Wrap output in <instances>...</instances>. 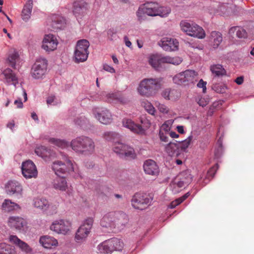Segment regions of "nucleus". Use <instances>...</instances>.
<instances>
[{"mask_svg":"<svg viewBox=\"0 0 254 254\" xmlns=\"http://www.w3.org/2000/svg\"><path fill=\"white\" fill-rule=\"evenodd\" d=\"M70 146L75 152L84 155L92 154L95 150V143L91 138L81 136L73 139L70 142Z\"/></svg>","mask_w":254,"mask_h":254,"instance_id":"1","label":"nucleus"},{"mask_svg":"<svg viewBox=\"0 0 254 254\" xmlns=\"http://www.w3.org/2000/svg\"><path fill=\"white\" fill-rule=\"evenodd\" d=\"M181 30L187 35L198 39H203L205 37L204 29L194 23H190L187 20H182L180 23Z\"/></svg>","mask_w":254,"mask_h":254,"instance_id":"2","label":"nucleus"},{"mask_svg":"<svg viewBox=\"0 0 254 254\" xmlns=\"http://www.w3.org/2000/svg\"><path fill=\"white\" fill-rule=\"evenodd\" d=\"M182 62L181 58L178 57L162 56L159 55H151L148 58L149 64L154 69L159 70L161 65L164 64H170L178 65Z\"/></svg>","mask_w":254,"mask_h":254,"instance_id":"3","label":"nucleus"},{"mask_svg":"<svg viewBox=\"0 0 254 254\" xmlns=\"http://www.w3.org/2000/svg\"><path fill=\"white\" fill-rule=\"evenodd\" d=\"M160 82L157 78H145L141 80L137 88V92L142 96L150 97L152 96L156 90V87Z\"/></svg>","mask_w":254,"mask_h":254,"instance_id":"4","label":"nucleus"},{"mask_svg":"<svg viewBox=\"0 0 254 254\" xmlns=\"http://www.w3.org/2000/svg\"><path fill=\"white\" fill-rule=\"evenodd\" d=\"M93 221L94 220L92 218H88L78 228L74 236V240L76 243L81 244L86 240L92 228Z\"/></svg>","mask_w":254,"mask_h":254,"instance_id":"5","label":"nucleus"},{"mask_svg":"<svg viewBox=\"0 0 254 254\" xmlns=\"http://www.w3.org/2000/svg\"><path fill=\"white\" fill-rule=\"evenodd\" d=\"M63 159L64 162L61 161H56L54 162L52 165L53 170L58 176L74 171L72 163L66 155H63Z\"/></svg>","mask_w":254,"mask_h":254,"instance_id":"6","label":"nucleus"},{"mask_svg":"<svg viewBox=\"0 0 254 254\" xmlns=\"http://www.w3.org/2000/svg\"><path fill=\"white\" fill-rule=\"evenodd\" d=\"M89 47V43L87 40L82 39L77 42L74 53L75 63H79L87 60Z\"/></svg>","mask_w":254,"mask_h":254,"instance_id":"7","label":"nucleus"},{"mask_svg":"<svg viewBox=\"0 0 254 254\" xmlns=\"http://www.w3.org/2000/svg\"><path fill=\"white\" fill-rule=\"evenodd\" d=\"M113 150L121 157L131 159L136 157V153L132 147L120 141L115 142L113 145Z\"/></svg>","mask_w":254,"mask_h":254,"instance_id":"8","label":"nucleus"},{"mask_svg":"<svg viewBox=\"0 0 254 254\" xmlns=\"http://www.w3.org/2000/svg\"><path fill=\"white\" fill-rule=\"evenodd\" d=\"M47 61L44 58H39L36 60L33 65L31 70V76L35 79L42 78L46 72L47 69Z\"/></svg>","mask_w":254,"mask_h":254,"instance_id":"9","label":"nucleus"},{"mask_svg":"<svg viewBox=\"0 0 254 254\" xmlns=\"http://www.w3.org/2000/svg\"><path fill=\"white\" fill-rule=\"evenodd\" d=\"M50 228L58 234L65 235L70 232L71 223L65 219L57 220L52 223Z\"/></svg>","mask_w":254,"mask_h":254,"instance_id":"10","label":"nucleus"},{"mask_svg":"<svg viewBox=\"0 0 254 254\" xmlns=\"http://www.w3.org/2000/svg\"><path fill=\"white\" fill-rule=\"evenodd\" d=\"M158 3L155 2H147L140 5L136 12V15L139 20L142 19L144 14L150 16H157Z\"/></svg>","mask_w":254,"mask_h":254,"instance_id":"11","label":"nucleus"},{"mask_svg":"<svg viewBox=\"0 0 254 254\" xmlns=\"http://www.w3.org/2000/svg\"><path fill=\"white\" fill-rule=\"evenodd\" d=\"M152 199L144 193H136L131 199L132 206L135 209L143 210L151 202Z\"/></svg>","mask_w":254,"mask_h":254,"instance_id":"12","label":"nucleus"},{"mask_svg":"<svg viewBox=\"0 0 254 254\" xmlns=\"http://www.w3.org/2000/svg\"><path fill=\"white\" fill-rule=\"evenodd\" d=\"M22 174L26 179L36 178L38 171L34 163L31 160H27L21 165Z\"/></svg>","mask_w":254,"mask_h":254,"instance_id":"13","label":"nucleus"},{"mask_svg":"<svg viewBox=\"0 0 254 254\" xmlns=\"http://www.w3.org/2000/svg\"><path fill=\"white\" fill-rule=\"evenodd\" d=\"M7 225L12 229L16 230H24L26 227V221L21 217L12 216L9 217L7 221Z\"/></svg>","mask_w":254,"mask_h":254,"instance_id":"14","label":"nucleus"},{"mask_svg":"<svg viewBox=\"0 0 254 254\" xmlns=\"http://www.w3.org/2000/svg\"><path fill=\"white\" fill-rule=\"evenodd\" d=\"M5 191L9 195H22V187L21 184L15 181H8L5 186Z\"/></svg>","mask_w":254,"mask_h":254,"instance_id":"15","label":"nucleus"},{"mask_svg":"<svg viewBox=\"0 0 254 254\" xmlns=\"http://www.w3.org/2000/svg\"><path fill=\"white\" fill-rule=\"evenodd\" d=\"M58 42L56 38L52 34H48L45 36L42 48L47 52L53 51L57 49Z\"/></svg>","mask_w":254,"mask_h":254,"instance_id":"16","label":"nucleus"},{"mask_svg":"<svg viewBox=\"0 0 254 254\" xmlns=\"http://www.w3.org/2000/svg\"><path fill=\"white\" fill-rule=\"evenodd\" d=\"M73 7V12L77 18H81L86 14L88 11V4L83 0L74 1Z\"/></svg>","mask_w":254,"mask_h":254,"instance_id":"17","label":"nucleus"},{"mask_svg":"<svg viewBox=\"0 0 254 254\" xmlns=\"http://www.w3.org/2000/svg\"><path fill=\"white\" fill-rule=\"evenodd\" d=\"M115 229L122 230L128 223V216L126 213L121 211H115Z\"/></svg>","mask_w":254,"mask_h":254,"instance_id":"18","label":"nucleus"},{"mask_svg":"<svg viewBox=\"0 0 254 254\" xmlns=\"http://www.w3.org/2000/svg\"><path fill=\"white\" fill-rule=\"evenodd\" d=\"M159 45L166 51H175L178 49L179 42L177 40L169 37L163 38Z\"/></svg>","mask_w":254,"mask_h":254,"instance_id":"19","label":"nucleus"},{"mask_svg":"<svg viewBox=\"0 0 254 254\" xmlns=\"http://www.w3.org/2000/svg\"><path fill=\"white\" fill-rule=\"evenodd\" d=\"M115 211H111L105 214L100 221V225L109 230L115 229Z\"/></svg>","mask_w":254,"mask_h":254,"instance_id":"20","label":"nucleus"},{"mask_svg":"<svg viewBox=\"0 0 254 254\" xmlns=\"http://www.w3.org/2000/svg\"><path fill=\"white\" fill-rule=\"evenodd\" d=\"M34 205L35 207L44 210L49 209L50 211H55L59 206V203L53 205L49 204L48 201L44 198H37L34 199Z\"/></svg>","mask_w":254,"mask_h":254,"instance_id":"21","label":"nucleus"},{"mask_svg":"<svg viewBox=\"0 0 254 254\" xmlns=\"http://www.w3.org/2000/svg\"><path fill=\"white\" fill-rule=\"evenodd\" d=\"M143 170L147 174L157 176L159 173V168L156 163L152 159H148L143 163Z\"/></svg>","mask_w":254,"mask_h":254,"instance_id":"22","label":"nucleus"},{"mask_svg":"<svg viewBox=\"0 0 254 254\" xmlns=\"http://www.w3.org/2000/svg\"><path fill=\"white\" fill-rule=\"evenodd\" d=\"M51 25L53 30L63 29L65 27V19L60 15L53 14L51 16Z\"/></svg>","mask_w":254,"mask_h":254,"instance_id":"23","label":"nucleus"},{"mask_svg":"<svg viewBox=\"0 0 254 254\" xmlns=\"http://www.w3.org/2000/svg\"><path fill=\"white\" fill-rule=\"evenodd\" d=\"M122 125L123 127L128 128L134 133L143 134L144 132V130L141 125L135 124L130 119L127 118L123 119L122 120Z\"/></svg>","mask_w":254,"mask_h":254,"instance_id":"24","label":"nucleus"},{"mask_svg":"<svg viewBox=\"0 0 254 254\" xmlns=\"http://www.w3.org/2000/svg\"><path fill=\"white\" fill-rule=\"evenodd\" d=\"M9 241L17 245L24 253L30 254L32 253V249L27 243L19 239L16 236L11 235L9 237Z\"/></svg>","mask_w":254,"mask_h":254,"instance_id":"25","label":"nucleus"},{"mask_svg":"<svg viewBox=\"0 0 254 254\" xmlns=\"http://www.w3.org/2000/svg\"><path fill=\"white\" fill-rule=\"evenodd\" d=\"M96 118L103 124H108L111 123L112 118L111 113L107 109H103L100 112L94 111Z\"/></svg>","mask_w":254,"mask_h":254,"instance_id":"26","label":"nucleus"},{"mask_svg":"<svg viewBox=\"0 0 254 254\" xmlns=\"http://www.w3.org/2000/svg\"><path fill=\"white\" fill-rule=\"evenodd\" d=\"M192 176L189 170L181 172L175 178L176 182L179 183L183 187L188 185L192 181Z\"/></svg>","mask_w":254,"mask_h":254,"instance_id":"27","label":"nucleus"},{"mask_svg":"<svg viewBox=\"0 0 254 254\" xmlns=\"http://www.w3.org/2000/svg\"><path fill=\"white\" fill-rule=\"evenodd\" d=\"M162 96L166 100L176 101L180 98L181 94L176 89L167 88L163 91Z\"/></svg>","mask_w":254,"mask_h":254,"instance_id":"28","label":"nucleus"},{"mask_svg":"<svg viewBox=\"0 0 254 254\" xmlns=\"http://www.w3.org/2000/svg\"><path fill=\"white\" fill-rule=\"evenodd\" d=\"M222 34L218 31H213L210 33L209 41L214 49L217 48L222 42Z\"/></svg>","mask_w":254,"mask_h":254,"instance_id":"29","label":"nucleus"},{"mask_svg":"<svg viewBox=\"0 0 254 254\" xmlns=\"http://www.w3.org/2000/svg\"><path fill=\"white\" fill-rule=\"evenodd\" d=\"M40 243L45 248L50 249L53 246H57L58 244V241L54 238L44 236L40 238Z\"/></svg>","mask_w":254,"mask_h":254,"instance_id":"30","label":"nucleus"},{"mask_svg":"<svg viewBox=\"0 0 254 254\" xmlns=\"http://www.w3.org/2000/svg\"><path fill=\"white\" fill-rule=\"evenodd\" d=\"M165 151L170 156H178L180 154L179 146L177 142L170 141L165 147Z\"/></svg>","mask_w":254,"mask_h":254,"instance_id":"31","label":"nucleus"},{"mask_svg":"<svg viewBox=\"0 0 254 254\" xmlns=\"http://www.w3.org/2000/svg\"><path fill=\"white\" fill-rule=\"evenodd\" d=\"M33 5V3L32 0H27L26 3L24 4L21 14L22 19L24 20L27 21L30 18L32 12Z\"/></svg>","mask_w":254,"mask_h":254,"instance_id":"32","label":"nucleus"},{"mask_svg":"<svg viewBox=\"0 0 254 254\" xmlns=\"http://www.w3.org/2000/svg\"><path fill=\"white\" fill-rule=\"evenodd\" d=\"M2 74L7 83H12L14 86L16 85L17 83V78L10 68L5 69L2 71Z\"/></svg>","mask_w":254,"mask_h":254,"instance_id":"33","label":"nucleus"},{"mask_svg":"<svg viewBox=\"0 0 254 254\" xmlns=\"http://www.w3.org/2000/svg\"><path fill=\"white\" fill-rule=\"evenodd\" d=\"M109 245H110L112 252L114 251H122L124 247V243L122 240L116 238L108 240Z\"/></svg>","mask_w":254,"mask_h":254,"instance_id":"34","label":"nucleus"},{"mask_svg":"<svg viewBox=\"0 0 254 254\" xmlns=\"http://www.w3.org/2000/svg\"><path fill=\"white\" fill-rule=\"evenodd\" d=\"M35 153L43 158H49L52 156L51 150L44 146L37 147L35 149Z\"/></svg>","mask_w":254,"mask_h":254,"instance_id":"35","label":"nucleus"},{"mask_svg":"<svg viewBox=\"0 0 254 254\" xmlns=\"http://www.w3.org/2000/svg\"><path fill=\"white\" fill-rule=\"evenodd\" d=\"M54 187L56 189H59L61 190H65L67 188V183L65 179L59 176L55 179L54 181Z\"/></svg>","mask_w":254,"mask_h":254,"instance_id":"36","label":"nucleus"},{"mask_svg":"<svg viewBox=\"0 0 254 254\" xmlns=\"http://www.w3.org/2000/svg\"><path fill=\"white\" fill-rule=\"evenodd\" d=\"M2 209L5 211L10 212L14 210L20 208V206L17 203L12 202L10 200L5 199L2 204Z\"/></svg>","mask_w":254,"mask_h":254,"instance_id":"37","label":"nucleus"},{"mask_svg":"<svg viewBox=\"0 0 254 254\" xmlns=\"http://www.w3.org/2000/svg\"><path fill=\"white\" fill-rule=\"evenodd\" d=\"M236 33V36L239 38H246L247 37V33L246 31L240 27L234 26L231 27L229 31L230 34Z\"/></svg>","mask_w":254,"mask_h":254,"instance_id":"38","label":"nucleus"},{"mask_svg":"<svg viewBox=\"0 0 254 254\" xmlns=\"http://www.w3.org/2000/svg\"><path fill=\"white\" fill-rule=\"evenodd\" d=\"M197 80V73L192 70L185 71V84L194 83Z\"/></svg>","mask_w":254,"mask_h":254,"instance_id":"39","label":"nucleus"},{"mask_svg":"<svg viewBox=\"0 0 254 254\" xmlns=\"http://www.w3.org/2000/svg\"><path fill=\"white\" fill-rule=\"evenodd\" d=\"M106 100L109 102H121L123 103L125 101L124 98L119 93H109L106 95Z\"/></svg>","mask_w":254,"mask_h":254,"instance_id":"40","label":"nucleus"},{"mask_svg":"<svg viewBox=\"0 0 254 254\" xmlns=\"http://www.w3.org/2000/svg\"><path fill=\"white\" fill-rule=\"evenodd\" d=\"M110 245H109L108 240L103 242L97 247V253L101 254H108L112 253Z\"/></svg>","mask_w":254,"mask_h":254,"instance_id":"41","label":"nucleus"},{"mask_svg":"<svg viewBox=\"0 0 254 254\" xmlns=\"http://www.w3.org/2000/svg\"><path fill=\"white\" fill-rule=\"evenodd\" d=\"M0 254H16V252L12 246L2 243H0Z\"/></svg>","mask_w":254,"mask_h":254,"instance_id":"42","label":"nucleus"},{"mask_svg":"<svg viewBox=\"0 0 254 254\" xmlns=\"http://www.w3.org/2000/svg\"><path fill=\"white\" fill-rule=\"evenodd\" d=\"M18 58L19 55L18 52L15 51H13L8 55L6 62L10 66L15 68L16 62L18 60Z\"/></svg>","mask_w":254,"mask_h":254,"instance_id":"43","label":"nucleus"},{"mask_svg":"<svg viewBox=\"0 0 254 254\" xmlns=\"http://www.w3.org/2000/svg\"><path fill=\"white\" fill-rule=\"evenodd\" d=\"M49 141L51 143L61 148H65L68 146V143L64 140H61L55 138H51L49 139Z\"/></svg>","mask_w":254,"mask_h":254,"instance_id":"44","label":"nucleus"},{"mask_svg":"<svg viewBox=\"0 0 254 254\" xmlns=\"http://www.w3.org/2000/svg\"><path fill=\"white\" fill-rule=\"evenodd\" d=\"M210 70L213 73L217 76L223 75L226 73L225 69L220 64H215L211 66Z\"/></svg>","mask_w":254,"mask_h":254,"instance_id":"45","label":"nucleus"},{"mask_svg":"<svg viewBox=\"0 0 254 254\" xmlns=\"http://www.w3.org/2000/svg\"><path fill=\"white\" fill-rule=\"evenodd\" d=\"M192 139V136H190L186 139L182 141H177V144L179 146L180 152L185 151L188 148Z\"/></svg>","mask_w":254,"mask_h":254,"instance_id":"46","label":"nucleus"},{"mask_svg":"<svg viewBox=\"0 0 254 254\" xmlns=\"http://www.w3.org/2000/svg\"><path fill=\"white\" fill-rule=\"evenodd\" d=\"M190 195V192H187L185 194H184L182 197H180L174 201H173L171 202L169 205V208H175L177 205L181 204L182 202H183L185 199H186Z\"/></svg>","mask_w":254,"mask_h":254,"instance_id":"47","label":"nucleus"},{"mask_svg":"<svg viewBox=\"0 0 254 254\" xmlns=\"http://www.w3.org/2000/svg\"><path fill=\"white\" fill-rule=\"evenodd\" d=\"M141 105L149 114L152 115H155L156 110L150 102L145 101L142 102Z\"/></svg>","mask_w":254,"mask_h":254,"instance_id":"48","label":"nucleus"},{"mask_svg":"<svg viewBox=\"0 0 254 254\" xmlns=\"http://www.w3.org/2000/svg\"><path fill=\"white\" fill-rule=\"evenodd\" d=\"M173 80L174 83L178 84H185V71L176 74Z\"/></svg>","mask_w":254,"mask_h":254,"instance_id":"49","label":"nucleus"},{"mask_svg":"<svg viewBox=\"0 0 254 254\" xmlns=\"http://www.w3.org/2000/svg\"><path fill=\"white\" fill-rule=\"evenodd\" d=\"M157 15H159L161 17H166L168 15V14L171 12V9L168 7H164V6H158L157 5Z\"/></svg>","mask_w":254,"mask_h":254,"instance_id":"50","label":"nucleus"},{"mask_svg":"<svg viewBox=\"0 0 254 254\" xmlns=\"http://www.w3.org/2000/svg\"><path fill=\"white\" fill-rule=\"evenodd\" d=\"M170 188L174 193H177L181 190L183 187L179 183L176 182L174 179L170 184Z\"/></svg>","mask_w":254,"mask_h":254,"instance_id":"51","label":"nucleus"},{"mask_svg":"<svg viewBox=\"0 0 254 254\" xmlns=\"http://www.w3.org/2000/svg\"><path fill=\"white\" fill-rule=\"evenodd\" d=\"M119 136V134L115 132H106L104 133V138L107 141H114Z\"/></svg>","mask_w":254,"mask_h":254,"instance_id":"52","label":"nucleus"},{"mask_svg":"<svg viewBox=\"0 0 254 254\" xmlns=\"http://www.w3.org/2000/svg\"><path fill=\"white\" fill-rule=\"evenodd\" d=\"M218 168V165L217 164H216L215 165L213 166L211 168H210L209 169V170L207 171V175H206V178H208V179L209 180L210 179H212L214 177Z\"/></svg>","mask_w":254,"mask_h":254,"instance_id":"53","label":"nucleus"},{"mask_svg":"<svg viewBox=\"0 0 254 254\" xmlns=\"http://www.w3.org/2000/svg\"><path fill=\"white\" fill-rule=\"evenodd\" d=\"M155 105L161 113L163 114H167L168 113L169 109L165 105L156 102Z\"/></svg>","mask_w":254,"mask_h":254,"instance_id":"54","label":"nucleus"},{"mask_svg":"<svg viewBox=\"0 0 254 254\" xmlns=\"http://www.w3.org/2000/svg\"><path fill=\"white\" fill-rule=\"evenodd\" d=\"M196 101L200 106L202 107L206 106L208 103V102L205 98H202L201 97L196 98Z\"/></svg>","mask_w":254,"mask_h":254,"instance_id":"55","label":"nucleus"},{"mask_svg":"<svg viewBox=\"0 0 254 254\" xmlns=\"http://www.w3.org/2000/svg\"><path fill=\"white\" fill-rule=\"evenodd\" d=\"M160 140L164 142H168L169 141V133H165L159 132V133Z\"/></svg>","mask_w":254,"mask_h":254,"instance_id":"56","label":"nucleus"},{"mask_svg":"<svg viewBox=\"0 0 254 254\" xmlns=\"http://www.w3.org/2000/svg\"><path fill=\"white\" fill-rule=\"evenodd\" d=\"M86 122L87 119L85 117H81L80 118H78L75 121V123L77 125L82 127Z\"/></svg>","mask_w":254,"mask_h":254,"instance_id":"57","label":"nucleus"},{"mask_svg":"<svg viewBox=\"0 0 254 254\" xmlns=\"http://www.w3.org/2000/svg\"><path fill=\"white\" fill-rule=\"evenodd\" d=\"M170 130V126L166 123H164L161 126L159 132L170 133L169 132Z\"/></svg>","mask_w":254,"mask_h":254,"instance_id":"58","label":"nucleus"},{"mask_svg":"<svg viewBox=\"0 0 254 254\" xmlns=\"http://www.w3.org/2000/svg\"><path fill=\"white\" fill-rule=\"evenodd\" d=\"M206 82H204L202 79H200L197 84V86L199 88H202L203 93H205L206 90Z\"/></svg>","mask_w":254,"mask_h":254,"instance_id":"59","label":"nucleus"},{"mask_svg":"<svg viewBox=\"0 0 254 254\" xmlns=\"http://www.w3.org/2000/svg\"><path fill=\"white\" fill-rule=\"evenodd\" d=\"M103 69L108 72H111V73H115V69L113 67H112L111 66L108 65L107 64L104 65Z\"/></svg>","mask_w":254,"mask_h":254,"instance_id":"60","label":"nucleus"},{"mask_svg":"<svg viewBox=\"0 0 254 254\" xmlns=\"http://www.w3.org/2000/svg\"><path fill=\"white\" fill-rule=\"evenodd\" d=\"M235 82L238 84L241 85L244 82V77L243 76L238 77L235 80Z\"/></svg>","mask_w":254,"mask_h":254,"instance_id":"61","label":"nucleus"},{"mask_svg":"<svg viewBox=\"0 0 254 254\" xmlns=\"http://www.w3.org/2000/svg\"><path fill=\"white\" fill-rule=\"evenodd\" d=\"M55 97L54 96H49L47 99V103L48 105L52 104L55 100Z\"/></svg>","mask_w":254,"mask_h":254,"instance_id":"62","label":"nucleus"},{"mask_svg":"<svg viewBox=\"0 0 254 254\" xmlns=\"http://www.w3.org/2000/svg\"><path fill=\"white\" fill-rule=\"evenodd\" d=\"M14 104L16 105L18 108H21L23 107V103L20 99L16 100L14 101Z\"/></svg>","mask_w":254,"mask_h":254,"instance_id":"63","label":"nucleus"},{"mask_svg":"<svg viewBox=\"0 0 254 254\" xmlns=\"http://www.w3.org/2000/svg\"><path fill=\"white\" fill-rule=\"evenodd\" d=\"M124 40L126 43V45L128 47H130L131 45V43L129 41L128 38L127 36L124 37Z\"/></svg>","mask_w":254,"mask_h":254,"instance_id":"64","label":"nucleus"}]
</instances>
